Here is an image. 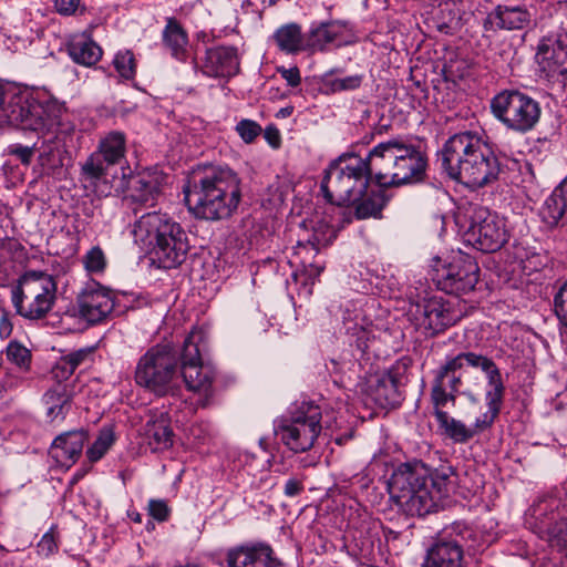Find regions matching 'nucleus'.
I'll use <instances>...</instances> for the list:
<instances>
[{
	"instance_id": "0e129e2a",
	"label": "nucleus",
	"mask_w": 567,
	"mask_h": 567,
	"mask_svg": "<svg viewBox=\"0 0 567 567\" xmlns=\"http://www.w3.org/2000/svg\"><path fill=\"white\" fill-rule=\"evenodd\" d=\"M132 519L136 523H141L142 522V515L136 513V514H133L132 515Z\"/></svg>"
},
{
	"instance_id": "052dcab7",
	"label": "nucleus",
	"mask_w": 567,
	"mask_h": 567,
	"mask_svg": "<svg viewBox=\"0 0 567 567\" xmlns=\"http://www.w3.org/2000/svg\"><path fill=\"white\" fill-rule=\"evenodd\" d=\"M302 491V484L296 478H290L285 484V494L289 497L297 496Z\"/></svg>"
},
{
	"instance_id": "423d86ee",
	"label": "nucleus",
	"mask_w": 567,
	"mask_h": 567,
	"mask_svg": "<svg viewBox=\"0 0 567 567\" xmlns=\"http://www.w3.org/2000/svg\"><path fill=\"white\" fill-rule=\"evenodd\" d=\"M370 179H373L370 154L365 159L358 156L340 157L326 169L321 190L330 203L348 205L362 197Z\"/></svg>"
},
{
	"instance_id": "13d9d810",
	"label": "nucleus",
	"mask_w": 567,
	"mask_h": 567,
	"mask_svg": "<svg viewBox=\"0 0 567 567\" xmlns=\"http://www.w3.org/2000/svg\"><path fill=\"white\" fill-rule=\"evenodd\" d=\"M278 72L280 73V75L282 76V79L286 80L287 84L292 86V87H296L300 84V81H301V78H300V72H299V69L298 68H278Z\"/></svg>"
},
{
	"instance_id": "f257e3e1",
	"label": "nucleus",
	"mask_w": 567,
	"mask_h": 567,
	"mask_svg": "<svg viewBox=\"0 0 567 567\" xmlns=\"http://www.w3.org/2000/svg\"><path fill=\"white\" fill-rule=\"evenodd\" d=\"M454 471L443 466L431 473L421 461L400 464L392 473L388 489L391 498L408 515L423 516L435 511L454 486Z\"/></svg>"
},
{
	"instance_id": "ea45409f",
	"label": "nucleus",
	"mask_w": 567,
	"mask_h": 567,
	"mask_svg": "<svg viewBox=\"0 0 567 567\" xmlns=\"http://www.w3.org/2000/svg\"><path fill=\"white\" fill-rule=\"evenodd\" d=\"M56 132L45 135L39 154V162L43 168L53 169L62 164L61 151L54 143Z\"/></svg>"
},
{
	"instance_id": "4d7b16f0",
	"label": "nucleus",
	"mask_w": 567,
	"mask_h": 567,
	"mask_svg": "<svg viewBox=\"0 0 567 567\" xmlns=\"http://www.w3.org/2000/svg\"><path fill=\"white\" fill-rule=\"evenodd\" d=\"M81 0H54V9L61 16H72L80 7Z\"/></svg>"
},
{
	"instance_id": "864d4df0",
	"label": "nucleus",
	"mask_w": 567,
	"mask_h": 567,
	"mask_svg": "<svg viewBox=\"0 0 567 567\" xmlns=\"http://www.w3.org/2000/svg\"><path fill=\"white\" fill-rule=\"evenodd\" d=\"M38 553L43 556H49L56 551L58 549V543L55 539V533L53 528L48 530L40 542L38 543Z\"/></svg>"
},
{
	"instance_id": "5fc2aeb1",
	"label": "nucleus",
	"mask_w": 567,
	"mask_h": 567,
	"mask_svg": "<svg viewBox=\"0 0 567 567\" xmlns=\"http://www.w3.org/2000/svg\"><path fill=\"white\" fill-rule=\"evenodd\" d=\"M148 513L154 519L165 522L169 516V508L164 501L151 499L148 502Z\"/></svg>"
},
{
	"instance_id": "dca6fc26",
	"label": "nucleus",
	"mask_w": 567,
	"mask_h": 567,
	"mask_svg": "<svg viewBox=\"0 0 567 567\" xmlns=\"http://www.w3.org/2000/svg\"><path fill=\"white\" fill-rule=\"evenodd\" d=\"M499 173L498 158L485 143L482 148L449 176L468 187L478 188L495 182Z\"/></svg>"
},
{
	"instance_id": "f03ea898",
	"label": "nucleus",
	"mask_w": 567,
	"mask_h": 567,
	"mask_svg": "<svg viewBox=\"0 0 567 567\" xmlns=\"http://www.w3.org/2000/svg\"><path fill=\"white\" fill-rule=\"evenodd\" d=\"M183 190L188 209L195 217L206 220L231 217L241 200L240 178L230 168L195 172Z\"/></svg>"
},
{
	"instance_id": "7ed1b4c3",
	"label": "nucleus",
	"mask_w": 567,
	"mask_h": 567,
	"mask_svg": "<svg viewBox=\"0 0 567 567\" xmlns=\"http://www.w3.org/2000/svg\"><path fill=\"white\" fill-rule=\"evenodd\" d=\"M132 235L134 243L150 254L153 262L165 269L179 266L189 250L186 231L167 214L142 215L134 223Z\"/></svg>"
},
{
	"instance_id": "de8ad7c7",
	"label": "nucleus",
	"mask_w": 567,
	"mask_h": 567,
	"mask_svg": "<svg viewBox=\"0 0 567 567\" xmlns=\"http://www.w3.org/2000/svg\"><path fill=\"white\" fill-rule=\"evenodd\" d=\"M300 267L302 268L300 278L303 279L305 285H313L315 279L318 278L323 270L321 262L315 261L309 257H302Z\"/></svg>"
},
{
	"instance_id": "7c9ffc66",
	"label": "nucleus",
	"mask_w": 567,
	"mask_h": 567,
	"mask_svg": "<svg viewBox=\"0 0 567 567\" xmlns=\"http://www.w3.org/2000/svg\"><path fill=\"white\" fill-rule=\"evenodd\" d=\"M349 30L346 20H328L312 24L309 30V45L316 50H324L326 47L341 38Z\"/></svg>"
},
{
	"instance_id": "39448f33",
	"label": "nucleus",
	"mask_w": 567,
	"mask_h": 567,
	"mask_svg": "<svg viewBox=\"0 0 567 567\" xmlns=\"http://www.w3.org/2000/svg\"><path fill=\"white\" fill-rule=\"evenodd\" d=\"M178 359L176 350L168 343L150 348L136 363L135 383L159 398L178 395L181 391Z\"/></svg>"
},
{
	"instance_id": "2eb2a0df",
	"label": "nucleus",
	"mask_w": 567,
	"mask_h": 567,
	"mask_svg": "<svg viewBox=\"0 0 567 567\" xmlns=\"http://www.w3.org/2000/svg\"><path fill=\"white\" fill-rule=\"evenodd\" d=\"M433 280L439 289L447 293H467L478 282L480 268L477 262L468 255L457 252L447 264L437 259L433 265Z\"/></svg>"
},
{
	"instance_id": "412c9836",
	"label": "nucleus",
	"mask_w": 567,
	"mask_h": 567,
	"mask_svg": "<svg viewBox=\"0 0 567 567\" xmlns=\"http://www.w3.org/2000/svg\"><path fill=\"white\" fill-rule=\"evenodd\" d=\"M536 56L543 70L549 75L567 76V34L543 40Z\"/></svg>"
},
{
	"instance_id": "c756f323",
	"label": "nucleus",
	"mask_w": 567,
	"mask_h": 567,
	"mask_svg": "<svg viewBox=\"0 0 567 567\" xmlns=\"http://www.w3.org/2000/svg\"><path fill=\"white\" fill-rule=\"evenodd\" d=\"M463 550L455 540H439L427 551L424 567H462Z\"/></svg>"
},
{
	"instance_id": "6e6d98bb",
	"label": "nucleus",
	"mask_w": 567,
	"mask_h": 567,
	"mask_svg": "<svg viewBox=\"0 0 567 567\" xmlns=\"http://www.w3.org/2000/svg\"><path fill=\"white\" fill-rule=\"evenodd\" d=\"M73 373L74 370L64 357H62L52 368V375L58 383H62V381L68 380Z\"/></svg>"
},
{
	"instance_id": "a18cd8bd",
	"label": "nucleus",
	"mask_w": 567,
	"mask_h": 567,
	"mask_svg": "<svg viewBox=\"0 0 567 567\" xmlns=\"http://www.w3.org/2000/svg\"><path fill=\"white\" fill-rule=\"evenodd\" d=\"M235 131L246 144H250L261 134L262 128L257 122L244 118L236 124Z\"/></svg>"
},
{
	"instance_id": "09e8293b",
	"label": "nucleus",
	"mask_w": 567,
	"mask_h": 567,
	"mask_svg": "<svg viewBox=\"0 0 567 567\" xmlns=\"http://www.w3.org/2000/svg\"><path fill=\"white\" fill-rule=\"evenodd\" d=\"M362 83L361 75H349L341 79H332L328 82L332 92L352 91L358 89Z\"/></svg>"
},
{
	"instance_id": "f3484780",
	"label": "nucleus",
	"mask_w": 567,
	"mask_h": 567,
	"mask_svg": "<svg viewBox=\"0 0 567 567\" xmlns=\"http://www.w3.org/2000/svg\"><path fill=\"white\" fill-rule=\"evenodd\" d=\"M76 305L80 317L95 324L111 316L115 307V295L101 284L91 281L78 295Z\"/></svg>"
},
{
	"instance_id": "6e6552de",
	"label": "nucleus",
	"mask_w": 567,
	"mask_h": 567,
	"mask_svg": "<svg viewBox=\"0 0 567 567\" xmlns=\"http://www.w3.org/2000/svg\"><path fill=\"white\" fill-rule=\"evenodd\" d=\"M0 116L10 125L45 137L58 132L61 107L55 102L40 101L33 93L20 92L3 105Z\"/></svg>"
},
{
	"instance_id": "f8f14e48",
	"label": "nucleus",
	"mask_w": 567,
	"mask_h": 567,
	"mask_svg": "<svg viewBox=\"0 0 567 567\" xmlns=\"http://www.w3.org/2000/svg\"><path fill=\"white\" fill-rule=\"evenodd\" d=\"M465 240L484 252L501 249L508 240L509 233L503 217L488 208L477 206L466 215Z\"/></svg>"
},
{
	"instance_id": "473e14b6",
	"label": "nucleus",
	"mask_w": 567,
	"mask_h": 567,
	"mask_svg": "<svg viewBox=\"0 0 567 567\" xmlns=\"http://www.w3.org/2000/svg\"><path fill=\"white\" fill-rule=\"evenodd\" d=\"M369 395L381 408L394 406L400 402L398 381L392 374H382L370 382Z\"/></svg>"
},
{
	"instance_id": "79ce46f5",
	"label": "nucleus",
	"mask_w": 567,
	"mask_h": 567,
	"mask_svg": "<svg viewBox=\"0 0 567 567\" xmlns=\"http://www.w3.org/2000/svg\"><path fill=\"white\" fill-rule=\"evenodd\" d=\"M82 262L84 269L91 275H100L104 272L107 266L105 254L99 246L90 248L83 255Z\"/></svg>"
},
{
	"instance_id": "ddd939ff",
	"label": "nucleus",
	"mask_w": 567,
	"mask_h": 567,
	"mask_svg": "<svg viewBox=\"0 0 567 567\" xmlns=\"http://www.w3.org/2000/svg\"><path fill=\"white\" fill-rule=\"evenodd\" d=\"M472 367L480 369L485 373L487 383L485 386V403L487 411L483 413V417L478 421V426H486L494 423L498 416L505 394V385L502 374L495 362L483 354L475 352H461L453 357L452 368Z\"/></svg>"
},
{
	"instance_id": "e2e57ef3",
	"label": "nucleus",
	"mask_w": 567,
	"mask_h": 567,
	"mask_svg": "<svg viewBox=\"0 0 567 567\" xmlns=\"http://www.w3.org/2000/svg\"><path fill=\"white\" fill-rule=\"evenodd\" d=\"M302 257H309L310 259H313L315 257H310L305 250L301 254H297V245L293 247V258L295 260L292 262L297 264L298 266H301V259Z\"/></svg>"
},
{
	"instance_id": "0eeeda50",
	"label": "nucleus",
	"mask_w": 567,
	"mask_h": 567,
	"mask_svg": "<svg viewBox=\"0 0 567 567\" xmlns=\"http://www.w3.org/2000/svg\"><path fill=\"white\" fill-rule=\"evenodd\" d=\"M126 137L118 131H112L101 137L97 148L81 164L80 181L86 189L99 196H107L112 189L123 190L126 185L121 181L113 185L110 169L125 159Z\"/></svg>"
},
{
	"instance_id": "393cba45",
	"label": "nucleus",
	"mask_w": 567,
	"mask_h": 567,
	"mask_svg": "<svg viewBox=\"0 0 567 567\" xmlns=\"http://www.w3.org/2000/svg\"><path fill=\"white\" fill-rule=\"evenodd\" d=\"M173 430L166 414H153L143 429V442L152 452H163L173 445Z\"/></svg>"
},
{
	"instance_id": "6ab92c4d",
	"label": "nucleus",
	"mask_w": 567,
	"mask_h": 567,
	"mask_svg": "<svg viewBox=\"0 0 567 567\" xmlns=\"http://www.w3.org/2000/svg\"><path fill=\"white\" fill-rule=\"evenodd\" d=\"M412 313L416 323L431 334L443 331L458 319V315L451 309L450 303L437 297L417 302Z\"/></svg>"
},
{
	"instance_id": "9d476101",
	"label": "nucleus",
	"mask_w": 567,
	"mask_h": 567,
	"mask_svg": "<svg viewBox=\"0 0 567 567\" xmlns=\"http://www.w3.org/2000/svg\"><path fill=\"white\" fill-rule=\"evenodd\" d=\"M493 115L509 131L525 134L537 125L542 109L539 103L518 90H504L491 101Z\"/></svg>"
},
{
	"instance_id": "8fccbe9b",
	"label": "nucleus",
	"mask_w": 567,
	"mask_h": 567,
	"mask_svg": "<svg viewBox=\"0 0 567 567\" xmlns=\"http://www.w3.org/2000/svg\"><path fill=\"white\" fill-rule=\"evenodd\" d=\"M555 313L560 323L567 328V281L559 288L554 298Z\"/></svg>"
},
{
	"instance_id": "bb28decb",
	"label": "nucleus",
	"mask_w": 567,
	"mask_h": 567,
	"mask_svg": "<svg viewBox=\"0 0 567 567\" xmlns=\"http://www.w3.org/2000/svg\"><path fill=\"white\" fill-rule=\"evenodd\" d=\"M163 183L164 176L161 173L144 172L132 177L127 187L133 200L152 206L161 194Z\"/></svg>"
},
{
	"instance_id": "aec40b11",
	"label": "nucleus",
	"mask_w": 567,
	"mask_h": 567,
	"mask_svg": "<svg viewBox=\"0 0 567 567\" xmlns=\"http://www.w3.org/2000/svg\"><path fill=\"white\" fill-rule=\"evenodd\" d=\"M239 60L233 47H214L205 52L200 64L203 74L210 78H230L238 72Z\"/></svg>"
},
{
	"instance_id": "c9c22d12",
	"label": "nucleus",
	"mask_w": 567,
	"mask_h": 567,
	"mask_svg": "<svg viewBox=\"0 0 567 567\" xmlns=\"http://www.w3.org/2000/svg\"><path fill=\"white\" fill-rule=\"evenodd\" d=\"M501 29L520 30L530 21L529 12L522 6H497L489 16Z\"/></svg>"
},
{
	"instance_id": "a211bd4d",
	"label": "nucleus",
	"mask_w": 567,
	"mask_h": 567,
	"mask_svg": "<svg viewBox=\"0 0 567 567\" xmlns=\"http://www.w3.org/2000/svg\"><path fill=\"white\" fill-rule=\"evenodd\" d=\"M484 144L485 142L477 133L466 131L454 134L445 142L439 154L442 168L451 175Z\"/></svg>"
},
{
	"instance_id": "4468645a",
	"label": "nucleus",
	"mask_w": 567,
	"mask_h": 567,
	"mask_svg": "<svg viewBox=\"0 0 567 567\" xmlns=\"http://www.w3.org/2000/svg\"><path fill=\"white\" fill-rule=\"evenodd\" d=\"M197 337L190 333L185 339L178 359V370L179 379H183L187 390L204 398L203 404H205L213 395L216 371L213 365L202 361L199 347L195 340Z\"/></svg>"
},
{
	"instance_id": "1a4fd4ad",
	"label": "nucleus",
	"mask_w": 567,
	"mask_h": 567,
	"mask_svg": "<svg viewBox=\"0 0 567 567\" xmlns=\"http://www.w3.org/2000/svg\"><path fill=\"white\" fill-rule=\"evenodd\" d=\"M58 285L48 272L28 270L11 290V301L17 313L29 320H39L54 306Z\"/></svg>"
},
{
	"instance_id": "603ef678",
	"label": "nucleus",
	"mask_w": 567,
	"mask_h": 567,
	"mask_svg": "<svg viewBox=\"0 0 567 567\" xmlns=\"http://www.w3.org/2000/svg\"><path fill=\"white\" fill-rule=\"evenodd\" d=\"M93 349L92 348H82L75 351H72L65 355V360L69 362L71 368L75 371L78 367L81 364L87 363L92 360Z\"/></svg>"
},
{
	"instance_id": "c03bdc74",
	"label": "nucleus",
	"mask_w": 567,
	"mask_h": 567,
	"mask_svg": "<svg viewBox=\"0 0 567 567\" xmlns=\"http://www.w3.org/2000/svg\"><path fill=\"white\" fill-rule=\"evenodd\" d=\"M113 64L123 79L131 80L135 76V58L130 50L118 51L114 56Z\"/></svg>"
},
{
	"instance_id": "49530a36",
	"label": "nucleus",
	"mask_w": 567,
	"mask_h": 567,
	"mask_svg": "<svg viewBox=\"0 0 567 567\" xmlns=\"http://www.w3.org/2000/svg\"><path fill=\"white\" fill-rule=\"evenodd\" d=\"M455 3L454 2H445L441 6V12L447 13L446 20H444L440 25L441 31L454 32L457 29L461 28V18L458 13L455 11Z\"/></svg>"
},
{
	"instance_id": "4c0bfd02",
	"label": "nucleus",
	"mask_w": 567,
	"mask_h": 567,
	"mask_svg": "<svg viewBox=\"0 0 567 567\" xmlns=\"http://www.w3.org/2000/svg\"><path fill=\"white\" fill-rule=\"evenodd\" d=\"M333 238L334 233L330 227L319 226L315 229L311 238L297 243V254H301L305 250L310 257H316L320 248L328 246Z\"/></svg>"
},
{
	"instance_id": "774afa93",
	"label": "nucleus",
	"mask_w": 567,
	"mask_h": 567,
	"mask_svg": "<svg viewBox=\"0 0 567 567\" xmlns=\"http://www.w3.org/2000/svg\"><path fill=\"white\" fill-rule=\"evenodd\" d=\"M564 540H566V542H567V537H566V538H564Z\"/></svg>"
},
{
	"instance_id": "e433bc0d",
	"label": "nucleus",
	"mask_w": 567,
	"mask_h": 567,
	"mask_svg": "<svg viewBox=\"0 0 567 567\" xmlns=\"http://www.w3.org/2000/svg\"><path fill=\"white\" fill-rule=\"evenodd\" d=\"M388 198L381 189L364 192L362 197L355 203H350L355 207V216L359 219L380 216L381 210L385 206Z\"/></svg>"
},
{
	"instance_id": "c85d7f7f",
	"label": "nucleus",
	"mask_w": 567,
	"mask_h": 567,
	"mask_svg": "<svg viewBox=\"0 0 567 567\" xmlns=\"http://www.w3.org/2000/svg\"><path fill=\"white\" fill-rule=\"evenodd\" d=\"M346 332L354 338V342L361 351H365L370 347L372 330L371 323L365 320L361 311L353 305H349L342 315Z\"/></svg>"
},
{
	"instance_id": "a878e982",
	"label": "nucleus",
	"mask_w": 567,
	"mask_h": 567,
	"mask_svg": "<svg viewBox=\"0 0 567 567\" xmlns=\"http://www.w3.org/2000/svg\"><path fill=\"white\" fill-rule=\"evenodd\" d=\"M540 217L549 228L567 224V177L545 199Z\"/></svg>"
},
{
	"instance_id": "37998d69",
	"label": "nucleus",
	"mask_w": 567,
	"mask_h": 567,
	"mask_svg": "<svg viewBox=\"0 0 567 567\" xmlns=\"http://www.w3.org/2000/svg\"><path fill=\"white\" fill-rule=\"evenodd\" d=\"M7 359L21 370H28L31 363V352L17 341H10L6 350Z\"/></svg>"
},
{
	"instance_id": "3c124183",
	"label": "nucleus",
	"mask_w": 567,
	"mask_h": 567,
	"mask_svg": "<svg viewBox=\"0 0 567 567\" xmlns=\"http://www.w3.org/2000/svg\"><path fill=\"white\" fill-rule=\"evenodd\" d=\"M35 150V143L32 146H24L19 143H16L8 146L7 153L19 159L21 164L29 165L32 161Z\"/></svg>"
},
{
	"instance_id": "bf43d9fd",
	"label": "nucleus",
	"mask_w": 567,
	"mask_h": 567,
	"mask_svg": "<svg viewBox=\"0 0 567 567\" xmlns=\"http://www.w3.org/2000/svg\"><path fill=\"white\" fill-rule=\"evenodd\" d=\"M264 137L271 147L278 148L280 146L281 136L276 126L268 125L264 131Z\"/></svg>"
},
{
	"instance_id": "20e7f679",
	"label": "nucleus",
	"mask_w": 567,
	"mask_h": 567,
	"mask_svg": "<svg viewBox=\"0 0 567 567\" xmlns=\"http://www.w3.org/2000/svg\"><path fill=\"white\" fill-rule=\"evenodd\" d=\"M426 168L424 154L414 145L399 140L379 143L370 151L373 181L381 187L420 182Z\"/></svg>"
},
{
	"instance_id": "58836bf2",
	"label": "nucleus",
	"mask_w": 567,
	"mask_h": 567,
	"mask_svg": "<svg viewBox=\"0 0 567 567\" xmlns=\"http://www.w3.org/2000/svg\"><path fill=\"white\" fill-rule=\"evenodd\" d=\"M280 50L293 53L301 49V28L297 23H288L280 27L274 35Z\"/></svg>"
},
{
	"instance_id": "680f3d73",
	"label": "nucleus",
	"mask_w": 567,
	"mask_h": 567,
	"mask_svg": "<svg viewBox=\"0 0 567 567\" xmlns=\"http://www.w3.org/2000/svg\"><path fill=\"white\" fill-rule=\"evenodd\" d=\"M11 332H12L11 322L6 317L2 316L0 318V337L2 339H7L10 337Z\"/></svg>"
},
{
	"instance_id": "f704fd0d",
	"label": "nucleus",
	"mask_w": 567,
	"mask_h": 567,
	"mask_svg": "<svg viewBox=\"0 0 567 567\" xmlns=\"http://www.w3.org/2000/svg\"><path fill=\"white\" fill-rule=\"evenodd\" d=\"M68 51L75 63L84 66L94 65L102 56L101 48L87 33L74 37L68 47Z\"/></svg>"
},
{
	"instance_id": "338daca9",
	"label": "nucleus",
	"mask_w": 567,
	"mask_h": 567,
	"mask_svg": "<svg viewBox=\"0 0 567 567\" xmlns=\"http://www.w3.org/2000/svg\"><path fill=\"white\" fill-rule=\"evenodd\" d=\"M278 1H279V0H269V4H270V6H274V4H276Z\"/></svg>"
},
{
	"instance_id": "5701e85b",
	"label": "nucleus",
	"mask_w": 567,
	"mask_h": 567,
	"mask_svg": "<svg viewBox=\"0 0 567 567\" xmlns=\"http://www.w3.org/2000/svg\"><path fill=\"white\" fill-rule=\"evenodd\" d=\"M86 440L87 433L83 430L65 432L55 437L49 453L59 465L70 467L81 455Z\"/></svg>"
},
{
	"instance_id": "a19ab883",
	"label": "nucleus",
	"mask_w": 567,
	"mask_h": 567,
	"mask_svg": "<svg viewBox=\"0 0 567 567\" xmlns=\"http://www.w3.org/2000/svg\"><path fill=\"white\" fill-rule=\"evenodd\" d=\"M115 441L114 433L111 429H103L92 446L86 451L87 458L91 462L101 460Z\"/></svg>"
},
{
	"instance_id": "cd10ccee",
	"label": "nucleus",
	"mask_w": 567,
	"mask_h": 567,
	"mask_svg": "<svg viewBox=\"0 0 567 567\" xmlns=\"http://www.w3.org/2000/svg\"><path fill=\"white\" fill-rule=\"evenodd\" d=\"M435 419L439 423L441 430H443L444 434L449 436L456 443H465L471 440L474 435L480 432H483L489 429L494 423H491L486 426H478V421L483 417V414L475 420V423L472 427L466 426L460 420H456L449 415L447 412L441 410V408H435L434 410Z\"/></svg>"
},
{
	"instance_id": "69168bd1",
	"label": "nucleus",
	"mask_w": 567,
	"mask_h": 567,
	"mask_svg": "<svg viewBox=\"0 0 567 567\" xmlns=\"http://www.w3.org/2000/svg\"><path fill=\"white\" fill-rule=\"evenodd\" d=\"M259 445L261 446L262 450H267V443H266V439H260L259 440Z\"/></svg>"
},
{
	"instance_id": "72a5a7b5",
	"label": "nucleus",
	"mask_w": 567,
	"mask_h": 567,
	"mask_svg": "<svg viewBox=\"0 0 567 567\" xmlns=\"http://www.w3.org/2000/svg\"><path fill=\"white\" fill-rule=\"evenodd\" d=\"M71 393L66 385L56 383L43 395L47 416L53 421H62L71 409Z\"/></svg>"
},
{
	"instance_id": "b1692460",
	"label": "nucleus",
	"mask_w": 567,
	"mask_h": 567,
	"mask_svg": "<svg viewBox=\"0 0 567 567\" xmlns=\"http://www.w3.org/2000/svg\"><path fill=\"white\" fill-rule=\"evenodd\" d=\"M228 567H276L279 565L272 557V549L265 544L241 546L227 553Z\"/></svg>"
},
{
	"instance_id": "2f4dec72",
	"label": "nucleus",
	"mask_w": 567,
	"mask_h": 567,
	"mask_svg": "<svg viewBox=\"0 0 567 567\" xmlns=\"http://www.w3.org/2000/svg\"><path fill=\"white\" fill-rule=\"evenodd\" d=\"M163 43L174 59L185 62L189 56L187 33L174 18L167 19L163 30Z\"/></svg>"
},
{
	"instance_id": "9b49d317",
	"label": "nucleus",
	"mask_w": 567,
	"mask_h": 567,
	"mask_svg": "<svg viewBox=\"0 0 567 567\" xmlns=\"http://www.w3.org/2000/svg\"><path fill=\"white\" fill-rule=\"evenodd\" d=\"M321 411L311 402H301L289 420L281 421L275 429L276 435L292 452L310 450L321 432Z\"/></svg>"
},
{
	"instance_id": "4be33fe9",
	"label": "nucleus",
	"mask_w": 567,
	"mask_h": 567,
	"mask_svg": "<svg viewBox=\"0 0 567 567\" xmlns=\"http://www.w3.org/2000/svg\"><path fill=\"white\" fill-rule=\"evenodd\" d=\"M452 363L453 358L446 360L436 372L431 393L434 408H443L449 401L454 402L455 393L461 388V368H452Z\"/></svg>"
}]
</instances>
